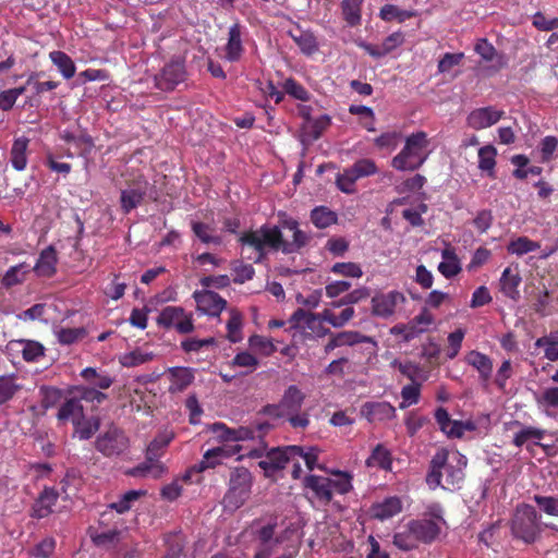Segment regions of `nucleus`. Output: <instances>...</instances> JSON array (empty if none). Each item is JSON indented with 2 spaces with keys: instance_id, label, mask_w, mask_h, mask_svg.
<instances>
[{
  "instance_id": "1",
  "label": "nucleus",
  "mask_w": 558,
  "mask_h": 558,
  "mask_svg": "<svg viewBox=\"0 0 558 558\" xmlns=\"http://www.w3.org/2000/svg\"><path fill=\"white\" fill-rule=\"evenodd\" d=\"M282 227L292 231L291 241L283 240L281 230L277 226L265 225L259 229L244 232L240 236V243L243 247L253 250V254L247 255L246 258L259 263L265 257L267 250H281L289 254L307 244L310 236L299 229L294 219L284 220Z\"/></svg>"
},
{
  "instance_id": "2",
  "label": "nucleus",
  "mask_w": 558,
  "mask_h": 558,
  "mask_svg": "<svg viewBox=\"0 0 558 558\" xmlns=\"http://www.w3.org/2000/svg\"><path fill=\"white\" fill-rule=\"evenodd\" d=\"M466 464V457L458 450L439 448L429 462L426 483L433 489L441 487L456 490L461 487L464 480Z\"/></svg>"
},
{
  "instance_id": "3",
  "label": "nucleus",
  "mask_w": 558,
  "mask_h": 558,
  "mask_svg": "<svg viewBox=\"0 0 558 558\" xmlns=\"http://www.w3.org/2000/svg\"><path fill=\"white\" fill-rule=\"evenodd\" d=\"M305 395L295 385L289 386L277 404H267L263 413L272 418H284L293 428H306L310 415L302 411Z\"/></svg>"
},
{
  "instance_id": "4",
  "label": "nucleus",
  "mask_w": 558,
  "mask_h": 558,
  "mask_svg": "<svg viewBox=\"0 0 558 558\" xmlns=\"http://www.w3.org/2000/svg\"><path fill=\"white\" fill-rule=\"evenodd\" d=\"M331 476L308 475L304 478V488L310 499L328 505L333 494L344 495L352 489V476L348 472L331 471Z\"/></svg>"
},
{
  "instance_id": "5",
  "label": "nucleus",
  "mask_w": 558,
  "mask_h": 558,
  "mask_svg": "<svg viewBox=\"0 0 558 558\" xmlns=\"http://www.w3.org/2000/svg\"><path fill=\"white\" fill-rule=\"evenodd\" d=\"M429 140L423 131L407 136L401 151L391 160V166L399 171H414L428 158Z\"/></svg>"
},
{
  "instance_id": "6",
  "label": "nucleus",
  "mask_w": 558,
  "mask_h": 558,
  "mask_svg": "<svg viewBox=\"0 0 558 558\" xmlns=\"http://www.w3.org/2000/svg\"><path fill=\"white\" fill-rule=\"evenodd\" d=\"M511 533L514 538L525 544H532L537 539L542 533V526L534 507L530 505L517 507L511 520Z\"/></svg>"
},
{
  "instance_id": "7",
  "label": "nucleus",
  "mask_w": 558,
  "mask_h": 558,
  "mask_svg": "<svg viewBox=\"0 0 558 558\" xmlns=\"http://www.w3.org/2000/svg\"><path fill=\"white\" fill-rule=\"evenodd\" d=\"M324 322L322 313L316 314L302 308L296 310L289 319L290 328L294 330L293 337L300 335L304 340L329 335L330 330L324 326Z\"/></svg>"
},
{
  "instance_id": "8",
  "label": "nucleus",
  "mask_w": 558,
  "mask_h": 558,
  "mask_svg": "<svg viewBox=\"0 0 558 558\" xmlns=\"http://www.w3.org/2000/svg\"><path fill=\"white\" fill-rule=\"evenodd\" d=\"M252 486V475L245 468H236L230 476V487L223 501L226 507L239 508L248 496Z\"/></svg>"
},
{
  "instance_id": "9",
  "label": "nucleus",
  "mask_w": 558,
  "mask_h": 558,
  "mask_svg": "<svg viewBox=\"0 0 558 558\" xmlns=\"http://www.w3.org/2000/svg\"><path fill=\"white\" fill-rule=\"evenodd\" d=\"M376 172L377 167L372 159H359L351 167L345 168L342 173L337 175L336 183L341 192L352 194L355 191L354 184L359 179L373 175Z\"/></svg>"
},
{
  "instance_id": "10",
  "label": "nucleus",
  "mask_w": 558,
  "mask_h": 558,
  "mask_svg": "<svg viewBox=\"0 0 558 558\" xmlns=\"http://www.w3.org/2000/svg\"><path fill=\"white\" fill-rule=\"evenodd\" d=\"M284 533L277 532L276 523H267L256 530L257 547L254 558H270L284 541Z\"/></svg>"
},
{
  "instance_id": "11",
  "label": "nucleus",
  "mask_w": 558,
  "mask_h": 558,
  "mask_svg": "<svg viewBox=\"0 0 558 558\" xmlns=\"http://www.w3.org/2000/svg\"><path fill=\"white\" fill-rule=\"evenodd\" d=\"M405 301L404 294L397 290L376 293L371 300L372 314L383 319H389Z\"/></svg>"
},
{
  "instance_id": "12",
  "label": "nucleus",
  "mask_w": 558,
  "mask_h": 558,
  "mask_svg": "<svg viewBox=\"0 0 558 558\" xmlns=\"http://www.w3.org/2000/svg\"><path fill=\"white\" fill-rule=\"evenodd\" d=\"M159 326L174 328L179 333H190L194 330L193 318L180 306H166L157 318Z\"/></svg>"
},
{
  "instance_id": "13",
  "label": "nucleus",
  "mask_w": 558,
  "mask_h": 558,
  "mask_svg": "<svg viewBox=\"0 0 558 558\" xmlns=\"http://www.w3.org/2000/svg\"><path fill=\"white\" fill-rule=\"evenodd\" d=\"M95 446L106 457L120 456L128 450L129 438L121 429L110 428L97 437Z\"/></svg>"
},
{
  "instance_id": "14",
  "label": "nucleus",
  "mask_w": 558,
  "mask_h": 558,
  "mask_svg": "<svg viewBox=\"0 0 558 558\" xmlns=\"http://www.w3.org/2000/svg\"><path fill=\"white\" fill-rule=\"evenodd\" d=\"M186 77L185 65L182 60H172L168 62L159 74L155 76L157 88L161 90H172Z\"/></svg>"
},
{
  "instance_id": "15",
  "label": "nucleus",
  "mask_w": 558,
  "mask_h": 558,
  "mask_svg": "<svg viewBox=\"0 0 558 558\" xmlns=\"http://www.w3.org/2000/svg\"><path fill=\"white\" fill-rule=\"evenodd\" d=\"M300 446H288L284 448H272L269 450L265 459L259 461V466L266 473L284 469L287 463L295 460V453H301Z\"/></svg>"
},
{
  "instance_id": "16",
  "label": "nucleus",
  "mask_w": 558,
  "mask_h": 558,
  "mask_svg": "<svg viewBox=\"0 0 558 558\" xmlns=\"http://www.w3.org/2000/svg\"><path fill=\"white\" fill-rule=\"evenodd\" d=\"M474 50L483 61L489 63V65L483 68L486 75H493L506 66L505 57L486 38H480L474 46Z\"/></svg>"
},
{
  "instance_id": "17",
  "label": "nucleus",
  "mask_w": 558,
  "mask_h": 558,
  "mask_svg": "<svg viewBox=\"0 0 558 558\" xmlns=\"http://www.w3.org/2000/svg\"><path fill=\"white\" fill-rule=\"evenodd\" d=\"M329 336V340L324 347V352L326 354H329L335 349L353 347L359 343H372L374 347L377 344L372 337L362 335L361 332L354 330H345L336 333L330 332Z\"/></svg>"
},
{
  "instance_id": "18",
  "label": "nucleus",
  "mask_w": 558,
  "mask_h": 558,
  "mask_svg": "<svg viewBox=\"0 0 558 558\" xmlns=\"http://www.w3.org/2000/svg\"><path fill=\"white\" fill-rule=\"evenodd\" d=\"M504 116L505 111L494 106L482 107L468 114L466 123L473 130H483L499 122Z\"/></svg>"
},
{
  "instance_id": "19",
  "label": "nucleus",
  "mask_w": 558,
  "mask_h": 558,
  "mask_svg": "<svg viewBox=\"0 0 558 558\" xmlns=\"http://www.w3.org/2000/svg\"><path fill=\"white\" fill-rule=\"evenodd\" d=\"M193 298L196 302L197 310L209 316H218L227 305L225 299L210 290L195 291Z\"/></svg>"
},
{
  "instance_id": "20",
  "label": "nucleus",
  "mask_w": 558,
  "mask_h": 558,
  "mask_svg": "<svg viewBox=\"0 0 558 558\" xmlns=\"http://www.w3.org/2000/svg\"><path fill=\"white\" fill-rule=\"evenodd\" d=\"M361 415L369 423H381L396 416V409L386 401H371L361 407Z\"/></svg>"
},
{
  "instance_id": "21",
  "label": "nucleus",
  "mask_w": 558,
  "mask_h": 558,
  "mask_svg": "<svg viewBox=\"0 0 558 558\" xmlns=\"http://www.w3.org/2000/svg\"><path fill=\"white\" fill-rule=\"evenodd\" d=\"M244 27L239 23H234L229 27L228 41L225 46V59L229 62H236L242 58L244 47L242 36Z\"/></svg>"
},
{
  "instance_id": "22",
  "label": "nucleus",
  "mask_w": 558,
  "mask_h": 558,
  "mask_svg": "<svg viewBox=\"0 0 558 558\" xmlns=\"http://www.w3.org/2000/svg\"><path fill=\"white\" fill-rule=\"evenodd\" d=\"M408 527L416 536L417 541L430 544L440 534L439 524L430 519L412 520L408 523Z\"/></svg>"
},
{
  "instance_id": "23",
  "label": "nucleus",
  "mask_w": 558,
  "mask_h": 558,
  "mask_svg": "<svg viewBox=\"0 0 558 558\" xmlns=\"http://www.w3.org/2000/svg\"><path fill=\"white\" fill-rule=\"evenodd\" d=\"M8 347L10 350L21 352L26 362H38L45 355V347L36 340H11Z\"/></svg>"
},
{
  "instance_id": "24",
  "label": "nucleus",
  "mask_w": 558,
  "mask_h": 558,
  "mask_svg": "<svg viewBox=\"0 0 558 558\" xmlns=\"http://www.w3.org/2000/svg\"><path fill=\"white\" fill-rule=\"evenodd\" d=\"M211 430L223 441H243L255 438V429L247 426L229 428L223 423H214Z\"/></svg>"
},
{
  "instance_id": "25",
  "label": "nucleus",
  "mask_w": 558,
  "mask_h": 558,
  "mask_svg": "<svg viewBox=\"0 0 558 558\" xmlns=\"http://www.w3.org/2000/svg\"><path fill=\"white\" fill-rule=\"evenodd\" d=\"M403 502L398 496L386 497L371 507L372 517L378 520H387L402 511Z\"/></svg>"
},
{
  "instance_id": "26",
  "label": "nucleus",
  "mask_w": 558,
  "mask_h": 558,
  "mask_svg": "<svg viewBox=\"0 0 558 558\" xmlns=\"http://www.w3.org/2000/svg\"><path fill=\"white\" fill-rule=\"evenodd\" d=\"M147 184L148 183L146 181H138L128 189L121 191V208L125 214L130 213L142 203L144 196L146 195Z\"/></svg>"
},
{
  "instance_id": "27",
  "label": "nucleus",
  "mask_w": 558,
  "mask_h": 558,
  "mask_svg": "<svg viewBox=\"0 0 558 558\" xmlns=\"http://www.w3.org/2000/svg\"><path fill=\"white\" fill-rule=\"evenodd\" d=\"M58 493L53 488L46 487L35 500L32 508V517L37 519L47 518L52 513L53 507L58 500Z\"/></svg>"
},
{
  "instance_id": "28",
  "label": "nucleus",
  "mask_w": 558,
  "mask_h": 558,
  "mask_svg": "<svg viewBox=\"0 0 558 558\" xmlns=\"http://www.w3.org/2000/svg\"><path fill=\"white\" fill-rule=\"evenodd\" d=\"M58 256L52 245L43 250L33 268L38 277H52L57 271Z\"/></svg>"
},
{
  "instance_id": "29",
  "label": "nucleus",
  "mask_w": 558,
  "mask_h": 558,
  "mask_svg": "<svg viewBox=\"0 0 558 558\" xmlns=\"http://www.w3.org/2000/svg\"><path fill=\"white\" fill-rule=\"evenodd\" d=\"M522 281V278L518 271V269H512L511 267H507L499 279L500 291L505 296L518 301L520 298L519 286Z\"/></svg>"
},
{
  "instance_id": "30",
  "label": "nucleus",
  "mask_w": 558,
  "mask_h": 558,
  "mask_svg": "<svg viewBox=\"0 0 558 558\" xmlns=\"http://www.w3.org/2000/svg\"><path fill=\"white\" fill-rule=\"evenodd\" d=\"M465 362L478 372L480 379L482 381L486 383L490 379L493 373V361L488 355L480 351L472 350L465 355Z\"/></svg>"
},
{
  "instance_id": "31",
  "label": "nucleus",
  "mask_w": 558,
  "mask_h": 558,
  "mask_svg": "<svg viewBox=\"0 0 558 558\" xmlns=\"http://www.w3.org/2000/svg\"><path fill=\"white\" fill-rule=\"evenodd\" d=\"M174 432L171 429H162L160 430L156 437L149 442L146 449V458L147 460H158L160 459L168 445L174 439Z\"/></svg>"
},
{
  "instance_id": "32",
  "label": "nucleus",
  "mask_w": 558,
  "mask_h": 558,
  "mask_svg": "<svg viewBox=\"0 0 558 558\" xmlns=\"http://www.w3.org/2000/svg\"><path fill=\"white\" fill-rule=\"evenodd\" d=\"M434 316L426 308H423L418 315L408 323L405 340L410 341L418 335L426 332L434 324Z\"/></svg>"
},
{
  "instance_id": "33",
  "label": "nucleus",
  "mask_w": 558,
  "mask_h": 558,
  "mask_svg": "<svg viewBox=\"0 0 558 558\" xmlns=\"http://www.w3.org/2000/svg\"><path fill=\"white\" fill-rule=\"evenodd\" d=\"M288 34L304 54L311 56L318 50L317 39L312 32L298 26L295 29L289 31Z\"/></svg>"
},
{
  "instance_id": "34",
  "label": "nucleus",
  "mask_w": 558,
  "mask_h": 558,
  "mask_svg": "<svg viewBox=\"0 0 558 558\" xmlns=\"http://www.w3.org/2000/svg\"><path fill=\"white\" fill-rule=\"evenodd\" d=\"M167 471V468L162 462L158 460H145L142 464L132 468L126 471L128 475H131L133 477H151V478H159L161 477Z\"/></svg>"
},
{
  "instance_id": "35",
  "label": "nucleus",
  "mask_w": 558,
  "mask_h": 558,
  "mask_svg": "<svg viewBox=\"0 0 558 558\" xmlns=\"http://www.w3.org/2000/svg\"><path fill=\"white\" fill-rule=\"evenodd\" d=\"M240 447L238 445H223L213 449H208L204 456V462L207 463L209 469H213L222 463L223 460L231 458L239 453Z\"/></svg>"
},
{
  "instance_id": "36",
  "label": "nucleus",
  "mask_w": 558,
  "mask_h": 558,
  "mask_svg": "<svg viewBox=\"0 0 558 558\" xmlns=\"http://www.w3.org/2000/svg\"><path fill=\"white\" fill-rule=\"evenodd\" d=\"M169 376L171 381L169 391L172 393L185 390L194 380L192 369L186 367L170 368Z\"/></svg>"
},
{
  "instance_id": "37",
  "label": "nucleus",
  "mask_w": 558,
  "mask_h": 558,
  "mask_svg": "<svg viewBox=\"0 0 558 558\" xmlns=\"http://www.w3.org/2000/svg\"><path fill=\"white\" fill-rule=\"evenodd\" d=\"M442 262L438 265V271L446 278H452L461 271V263L454 250L447 247L441 252Z\"/></svg>"
},
{
  "instance_id": "38",
  "label": "nucleus",
  "mask_w": 558,
  "mask_h": 558,
  "mask_svg": "<svg viewBox=\"0 0 558 558\" xmlns=\"http://www.w3.org/2000/svg\"><path fill=\"white\" fill-rule=\"evenodd\" d=\"M28 140L24 136L17 137L14 140L11 151H10V160L13 166V168L16 171H23L26 169L27 166V147H28Z\"/></svg>"
},
{
  "instance_id": "39",
  "label": "nucleus",
  "mask_w": 558,
  "mask_h": 558,
  "mask_svg": "<svg viewBox=\"0 0 558 558\" xmlns=\"http://www.w3.org/2000/svg\"><path fill=\"white\" fill-rule=\"evenodd\" d=\"M84 415V410L78 399L72 398L61 404L57 417L59 421H71L76 423Z\"/></svg>"
},
{
  "instance_id": "40",
  "label": "nucleus",
  "mask_w": 558,
  "mask_h": 558,
  "mask_svg": "<svg viewBox=\"0 0 558 558\" xmlns=\"http://www.w3.org/2000/svg\"><path fill=\"white\" fill-rule=\"evenodd\" d=\"M534 345L544 349V357L550 362H558V330L538 338Z\"/></svg>"
},
{
  "instance_id": "41",
  "label": "nucleus",
  "mask_w": 558,
  "mask_h": 558,
  "mask_svg": "<svg viewBox=\"0 0 558 558\" xmlns=\"http://www.w3.org/2000/svg\"><path fill=\"white\" fill-rule=\"evenodd\" d=\"M21 389L22 385L17 383L15 374L0 376V405L12 400Z\"/></svg>"
},
{
  "instance_id": "42",
  "label": "nucleus",
  "mask_w": 558,
  "mask_h": 558,
  "mask_svg": "<svg viewBox=\"0 0 558 558\" xmlns=\"http://www.w3.org/2000/svg\"><path fill=\"white\" fill-rule=\"evenodd\" d=\"M355 315V311L352 306H347L337 315L332 308H325L322 312V316L326 323L330 324L333 328L344 327Z\"/></svg>"
},
{
  "instance_id": "43",
  "label": "nucleus",
  "mask_w": 558,
  "mask_h": 558,
  "mask_svg": "<svg viewBox=\"0 0 558 558\" xmlns=\"http://www.w3.org/2000/svg\"><path fill=\"white\" fill-rule=\"evenodd\" d=\"M391 366L399 369V372L409 378L412 384H420L426 379V376L418 364L413 362H400L398 360H393L391 362Z\"/></svg>"
},
{
  "instance_id": "44",
  "label": "nucleus",
  "mask_w": 558,
  "mask_h": 558,
  "mask_svg": "<svg viewBox=\"0 0 558 558\" xmlns=\"http://www.w3.org/2000/svg\"><path fill=\"white\" fill-rule=\"evenodd\" d=\"M49 57L64 78L69 80L74 76L75 64L65 52L59 50L51 51Z\"/></svg>"
},
{
  "instance_id": "45",
  "label": "nucleus",
  "mask_w": 558,
  "mask_h": 558,
  "mask_svg": "<svg viewBox=\"0 0 558 558\" xmlns=\"http://www.w3.org/2000/svg\"><path fill=\"white\" fill-rule=\"evenodd\" d=\"M192 230L204 244L220 245L222 243V238L215 233V228L210 225L193 221Z\"/></svg>"
},
{
  "instance_id": "46",
  "label": "nucleus",
  "mask_w": 558,
  "mask_h": 558,
  "mask_svg": "<svg viewBox=\"0 0 558 558\" xmlns=\"http://www.w3.org/2000/svg\"><path fill=\"white\" fill-rule=\"evenodd\" d=\"M74 425V436L81 440L89 439L99 429V420L97 417L82 418L76 421Z\"/></svg>"
},
{
  "instance_id": "47",
  "label": "nucleus",
  "mask_w": 558,
  "mask_h": 558,
  "mask_svg": "<svg viewBox=\"0 0 558 558\" xmlns=\"http://www.w3.org/2000/svg\"><path fill=\"white\" fill-rule=\"evenodd\" d=\"M545 436V430L533 427L524 426L514 434L513 444L517 447H521L527 442L537 445Z\"/></svg>"
},
{
  "instance_id": "48",
  "label": "nucleus",
  "mask_w": 558,
  "mask_h": 558,
  "mask_svg": "<svg viewBox=\"0 0 558 558\" xmlns=\"http://www.w3.org/2000/svg\"><path fill=\"white\" fill-rule=\"evenodd\" d=\"M541 247L538 242L530 240L527 236H518L512 239L507 245V251L510 254L522 256L524 254L534 252Z\"/></svg>"
},
{
  "instance_id": "49",
  "label": "nucleus",
  "mask_w": 558,
  "mask_h": 558,
  "mask_svg": "<svg viewBox=\"0 0 558 558\" xmlns=\"http://www.w3.org/2000/svg\"><path fill=\"white\" fill-rule=\"evenodd\" d=\"M312 222L319 229H325L337 222V214L325 206L315 207L311 213Z\"/></svg>"
},
{
  "instance_id": "50",
  "label": "nucleus",
  "mask_w": 558,
  "mask_h": 558,
  "mask_svg": "<svg viewBox=\"0 0 558 558\" xmlns=\"http://www.w3.org/2000/svg\"><path fill=\"white\" fill-rule=\"evenodd\" d=\"M29 270V265H27L26 263H21L19 265L10 267L2 278V284L7 288H10L23 282L26 274H28Z\"/></svg>"
},
{
  "instance_id": "51",
  "label": "nucleus",
  "mask_w": 558,
  "mask_h": 558,
  "mask_svg": "<svg viewBox=\"0 0 558 558\" xmlns=\"http://www.w3.org/2000/svg\"><path fill=\"white\" fill-rule=\"evenodd\" d=\"M122 532L118 530H109L92 535V541L97 547L105 549L114 548L121 541Z\"/></svg>"
},
{
  "instance_id": "52",
  "label": "nucleus",
  "mask_w": 558,
  "mask_h": 558,
  "mask_svg": "<svg viewBox=\"0 0 558 558\" xmlns=\"http://www.w3.org/2000/svg\"><path fill=\"white\" fill-rule=\"evenodd\" d=\"M362 3L363 0H342V14L349 25L354 26L360 24Z\"/></svg>"
},
{
  "instance_id": "53",
  "label": "nucleus",
  "mask_w": 558,
  "mask_h": 558,
  "mask_svg": "<svg viewBox=\"0 0 558 558\" xmlns=\"http://www.w3.org/2000/svg\"><path fill=\"white\" fill-rule=\"evenodd\" d=\"M496 156L497 150L494 146L486 145L481 147L478 149V168L488 174H493L496 166Z\"/></svg>"
},
{
  "instance_id": "54",
  "label": "nucleus",
  "mask_w": 558,
  "mask_h": 558,
  "mask_svg": "<svg viewBox=\"0 0 558 558\" xmlns=\"http://www.w3.org/2000/svg\"><path fill=\"white\" fill-rule=\"evenodd\" d=\"M414 13L408 10H401L395 4H385L380 11L379 16L386 22L397 21L399 23L412 17Z\"/></svg>"
},
{
  "instance_id": "55",
  "label": "nucleus",
  "mask_w": 558,
  "mask_h": 558,
  "mask_svg": "<svg viewBox=\"0 0 558 558\" xmlns=\"http://www.w3.org/2000/svg\"><path fill=\"white\" fill-rule=\"evenodd\" d=\"M368 466H378L384 470L391 468V458L389 451L381 445H377L372 454L367 458Z\"/></svg>"
},
{
  "instance_id": "56",
  "label": "nucleus",
  "mask_w": 558,
  "mask_h": 558,
  "mask_svg": "<svg viewBox=\"0 0 558 558\" xmlns=\"http://www.w3.org/2000/svg\"><path fill=\"white\" fill-rule=\"evenodd\" d=\"M168 551L162 558H189L184 550L185 541L181 534H174L168 537Z\"/></svg>"
},
{
  "instance_id": "57",
  "label": "nucleus",
  "mask_w": 558,
  "mask_h": 558,
  "mask_svg": "<svg viewBox=\"0 0 558 558\" xmlns=\"http://www.w3.org/2000/svg\"><path fill=\"white\" fill-rule=\"evenodd\" d=\"M145 494V490H129L124 493L118 501L110 504L109 508L116 510L118 513H124L131 509L134 501Z\"/></svg>"
},
{
  "instance_id": "58",
  "label": "nucleus",
  "mask_w": 558,
  "mask_h": 558,
  "mask_svg": "<svg viewBox=\"0 0 558 558\" xmlns=\"http://www.w3.org/2000/svg\"><path fill=\"white\" fill-rule=\"evenodd\" d=\"M405 527L407 529L404 531L398 532L393 535V544L399 549L408 551L416 548L418 541L412 533L411 529H409L408 525Z\"/></svg>"
},
{
  "instance_id": "59",
  "label": "nucleus",
  "mask_w": 558,
  "mask_h": 558,
  "mask_svg": "<svg viewBox=\"0 0 558 558\" xmlns=\"http://www.w3.org/2000/svg\"><path fill=\"white\" fill-rule=\"evenodd\" d=\"M421 393V384H411L405 385L401 389V398L402 401L400 403V409H407L413 404H416L420 401Z\"/></svg>"
},
{
  "instance_id": "60",
  "label": "nucleus",
  "mask_w": 558,
  "mask_h": 558,
  "mask_svg": "<svg viewBox=\"0 0 558 558\" xmlns=\"http://www.w3.org/2000/svg\"><path fill=\"white\" fill-rule=\"evenodd\" d=\"M57 542L53 537H45L36 546H34L29 555L34 558H49L53 555Z\"/></svg>"
},
{
  "instance_id": "61",
  "label": "nucleus",
  "mask_w": 558,
  "mask_h": 558,
  "mask_svg": "<svg viewBox=\"0 0 558 558\" xmlns=\"http://www.w3.org/2000/svg\"><path fill=\"white\" fill-rule=\"evenodd\" d=\"M154 354L142 350H134L121 357V364L125 367H134L151 361Z\"/></svg>"
},
{
  "instance_id": "62",
  "label": "nucleus",
  "mask_w": 558,
  "mask_h": 558,
  "mask_svg": "<svg viewBox=\"0 0 558 558\" xmlns=\"http://www.w3.org/2000/svg\"><path fill=\"white\" fill-rule=\"evenodd\" d=\"M61 344H72L85 336L84 328H59L54 331Z\"/></svg>"
},
{
  "instance_id": "63",
  "label": "nucleus",
  "mask_w": 558,
  "mask_h": 558,
  "mask_svg": "<svg viewBox=\"0 0 558 558\" xmlns=\"http://www.w3.org/2000/svg\"><path fill=\"white\" fill-rule=\"evenodd\" d=\"M248 344L252 349L259 351L263 355H271L276 351V345L271 339L254 335L250 337Z\"/></svg>"
},
{
  "instance_id": "64",
  "label": "nucleus",
  "mask_w": 558,
  "mask_h": 558,
  "mask_svg": "<svg viewBox=\"0 0 558 558\" xmlns=\"http://www.w3.org/2000/svg\"><path fill=\"white\" fill-rule=\"evenodd\" d=\"M539 407L558 408V387H549L535 397Z\"/></svg>"
}]
</instances>
